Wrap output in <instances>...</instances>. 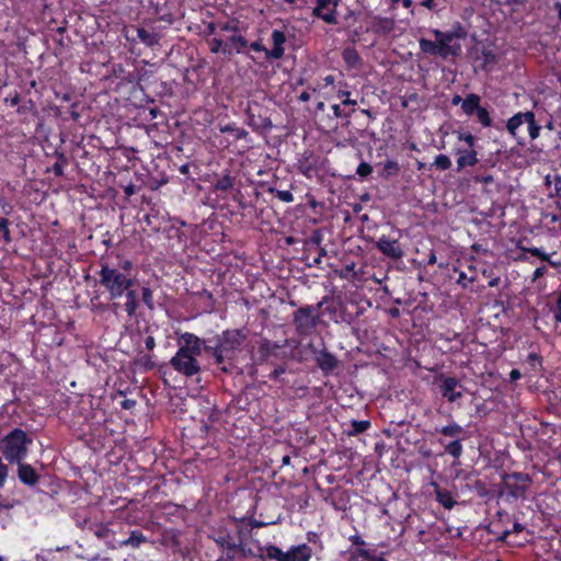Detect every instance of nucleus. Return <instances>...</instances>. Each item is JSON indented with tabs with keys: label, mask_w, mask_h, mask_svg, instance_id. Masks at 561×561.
<instances>
[{
	"label": "nucleus",
	"mask_w": 561,
	"mask_h": 561,
	"mask_svg": "<svg viewBox=\"0 0 561 561\" xmlns=\"http://www.w3.org/2000/svg\"><path fill=\"white\" fill-rule=\"evenodd\" d=\"M96 274L99 285L108 294L110 301H113L114 312L123 309L128 317H134L140 305L138 291L135 289L134 262L117 255L116 262L101 261Z\"/></svg>",
	"instance_id": "f257e3e1"
},
{
	"label": "nucleus",
	"mask_w": 561,
	"mask_h": 561,
	"mask_svg": "<svg viewBox=\"0 0 561 561\" xmlns=\"http://www.w3.org/2000/svg\"><path fill=\"white\" fill-rule=\"evenodd\" d=\"M245 339L243 330L227 329L217 335L215 345H210L204 340V352L214 358L220 373L232 375L238 369V355L242 351Z\"/></svg>",
	"instance_id": "f03ea898"
},
{
	"label": "nucleus",
	"mask_w": 561,
	"mask_h": 561,
	"mask_svg": "<svg viewBox=\"0 0 561 561\" xmlns=\"http://www.w3.org/2000/svg\"><path fill=\"white\" fill-rule=\"evenodd\" d=\"M179 348L171 357L170 366L185 378H192L202 371L198 357L204 352V340L191 332L180 335Z\"/></svg>",
	"instance_id": "7ed1b4c3"
},
{
	"label": "nucleus",
	"mask_w": 561,
	"mask_h": 561,
	"mask_svg": "<svg viewBox=\"0 0 561 561\" xmlns=\"http://www.w3.org/2000/svg\"><path fill=\"white\" fill-rule=\"evenodd\" d=\"M435 41L420 38V49L425 55L439 56L443 59L456 57L461 51L460 44L454 42L457 38H465L467 33L462 25L457 22L450 31L443 32L438 28L432 30Z\"/></svg>",
	"instance_id": "20e7f679"
},
{
	"label": "nucleus",
	"mask_w": 561,
	"mask_h": 561,
	"mask_svg": "<svg viewBox=\"0 0 561 561\" xmlns=\"http://www.w3.org/2000/svg\"><path fill=\"white\" fill-rule=\"evenodd\" d=\"M33 438L22 428L15 427L0 439V451L9 463H20L28 455Z\"/></svg>",
	"instance_id": "39448f33"
},
{
	"label": "nucleus",
	"mask_w": 561,
	"mask_h": 561,
	"mask_svg": "<svg viewBox=\"0 0 561 561\" xmlns=\"http://www.w3.org/2000/svg\"><path fill=\"white\" fill-rule=\"evenodd\" d=\"M533 484V478L525 472H504L501 476L499 495L506 502L513 503L525 500Z\"/></svg>",
	"instance_id": "423d86ee"
},
{
	"label": "nucleus",
	"mask_w": 561,
	"mask_h": 561,
	"mask_svg": "<svg viewBox=\"0 0 561 561\" xmlns=\"http://www.w3.org/2000/svg\"><path fill=\"white\" fill-rule=\"evenodd\" d=\"M436 433L444 437L451 438L448 443L439 438L438 443L444 446L445 454L451 456L454 459H459L463 453L462 442L466 439L465 428L457 422H451L439 428L437 427Z\"/></svg>",
	"instance_id": "0eeeda50"
},
{
	"label": "nucleus",
	"mask_w": 561,
	"mask_h": 561,
	"mask_svg": "<svg viewBox=\"0 0 561 561\" xmlns=\"http://www.w3.org/2000/svg\"><path fill=\"white\" fill-rule=\"evenodd\" d=\"M323 302L317 306L307 305L298 308L293 313V324L299 336H309L312 334L319 322V316L316 314Z\"/></svg>",
	"instance_id": "6e6552de"
},
{
	"label": "nucleus",
	"mask_w": 561,
	"mask_h": 561,
	"mask_svg": "<svg viewBox=\"0 0 561 561\" xmlns=\"http://www.w3.org/2000/svg\"><path fill=\"white\" fill-rule=\"evenodd\" d=\"M439 392L447 402L454 403L463 397L465 387L455 376L439 375L436 377Z\"/></svg>",
	"instance_id": "1a4fd4ad"
},
{
	"label": "nucleus",
	"mask_w": 561,
	"mask_h": 561,
	"mask_svg": "<svg viewBox=\"0 0 561 561\" xmlns=\"http://www.w3.org/2000/svg\"><path fill=\"white\" fill-rule=\"evenodd\" d=\"M273 48L267 49L261 41L252 42L248 45L253 51L264 53L266 59H280L284 56L285 49L284 44L286 42V35L279 30L272 32Z\"/></svg>",
	"instance_id": "9d476101"
},
{
	"label": "nucleus",
	"mask_w": 561,
	"mask_h": 561,
	"mask_svg": "<svg viewBox=\"0 0 561 561\" xmlns=\"http://www.w3.org/2000/svg\"><path fill=\"white\" fill-rule=\"evenodd\" d=\"M341 0H316L312 16L322 20L327 24H339L337 7Z\"/></svg>",
	"instance_id": "9b49d317"
},
{
	"label": "nucleus",
	"mask_w": 561,
	"mask_h": 561,
	"mask_svg": "<svg viewBox=\"0 0 561 561\" xmlns=\"http://www.w3.org/2000/svg\"><path fill=\"white\" fill-rule=\"evenodd\" d=\"M376 249L386 257L398 261L404 256L399 239L382 234L376 242Z\"/></svg>",
	"instance_id": "f8f14e48"
},
{
	"label": "nucleus",
	"mask_w": 561,
	"mask_h": 561,
	"mask_svg": "<svg viewBox=\"0 0 561 561\" xmlns=\"http://www.w3.org/2000/svg\"><path fill=\"white\" fill-rule=\"evenodd\" d=\"M247 124L254 131H267L272 129L273 124L270 117H266L261 113V107L257 103L254 106L249 105L247 111Z\"/></svg>",
	"instance_id": "ddd939ff"
},
{
	"label": "nucleus",
	"mask_w": 561,
	"mask_h": 561,
	"mask_svg": "<svg viewBox=\"0 0 561 561\" xmlns=\"http://www.w3.org/2000/svg\"><path fill=\"white\" fill-rule=\"evenodd\" d=\"M313 354L317 366L325 376L332 374L340 365L337 357L325 347L319 351L314 350Z\"/></svg>",
	"instance_id": "4468645a"
},
{
	"label": "nucleus",
	"mask_w": 561,
	"mask_h": 561,
	"mask_svg": "<svg viewBox=\"0 0 561 561\" xmlns=\"http://www.w3.org/2000/svg\"><path fill=\"white\" fill-rule=\"evenodd\" d=\"M126 38L128 41L138 39L140 43L145 44L148 47H153L158 45L160 42V35L158 33L138 26H131L127 31Z\"/></svg>",
	"instance_id": "2eb2a0df"
},
{
	"label": "nucleus",
	"mask_w": 561,
	"mask_h": 561,
	"mask_svg": "<svg viewBox=\"0 0 561 561\" xmlns=\"http://www.w3.org/2000/svg\"><path fill=\"white\" fill-rule=\"evenodd\" d=\"M297 170L306 179L312 180L318 173V157L305 151L297 161Z\"/></svg>",
	"instance_id": "dca6fc26"
},
{
	"label": "nucleus",
	"mask_w": 561,
	"mask_h": 561,
	"mask_svg": "<svg viewBox=\"0 0 561 561\" xmlns=\"http://www.w3.org/2000/svg\"><path fill=\"white\" fill-rule=\"evenodd\" d=\"M456 154L458 172L476 167L481 160L478 158V151L474 148H457Z\"/></svg>",
	"instance_id": "f3484780"
},
{
	"label": "nucleus",
	"mask_w": 561,
	"mask_h": 561,
	"mask_svg": "<svg viewBox=\"0 0 561 561\" xmlns=\"http://www.w3.org/2000/svg\"><path fill=\"white\" fill-rule=\"evenodd\" d=\"M278 348H280V345L277 343L271 342L267 339H262L259 342L256 355H252L251 359L253 364L261 365L265 363L272 355H274Z\"/></svg>",
	"instance_id": "a211bd4d"
},
{
	"label": "nucleus",
	"mask_w": 561,
	"mask_h": 561,
	"mask_svg": "<svg viewBox=\"0 0 561 561\" xmlns=\"http://www.w3.org/2000/svg\"><path fill=\"white\" fill-rule=\"evenodd\" d=\"M215 541L221 549L226 550V557L222 561H234L237 550H243V545L241 542L237 543L228 534L220 535Z\"/></svg>",
	"instance_id": "6ab92c4d"
},
{
	"label": "nucleus",
	"mask_w": 561,
	"mask_h": 561,
	"mask_svg": "<svg viewBox=\"0 0 561 561\" xmlns=\"http://www.w3.org/2000/svg\"><path fill=\"white\" fill-rule=\"evenodd\" d=\"M394 26L393 19L377 15L373 19L371 25L367 28V32H373L379 36H388L393 32Z\"/></svg>",
	"instance_id": "aec40b11"
},
{
	"label": "nucleus",
	"mask_w": 561,
	"mask_h": 561,
	"mask_svg": "<svg viewBox=\"0 0 561 561\" xmlns=\"http://www.w3.org/2000/svg\"><path fill=\"white\" fill-rule=\"evenodd\" d=\"M472 59L482 70H488L490 66L495 65L497 61L495 53L485 46H482L480 50L477 49L474 55H472Z\"/></svg>",
	"instance_id": "412c9836"
},
{
	"label": "nucleus",
	"mask_w": 561,
	"mask_h": 561,
	"mask_svg": "<svg viewBox=\"0 0 561 561\" xmlns=\"http://www.w3.org/2000/svg\"><path fill=\"white\" fill-rule=\"evenodd\" d=\"M18 477L19 480L28 486L35 485L39 480V474L36 470L30 465L21 461L18 463Z\"/></svg>",
	"instance_id": "4be33fe9"
},
{
	"label": "nucleus",
	"mask_w": 561,
	"mask_h": 561,
	"mask_svg": "<svg viewBox=\"0 0 561 561\" xmlns=\"http://www.w3.org/2000/svg\"><path fill=\"white\" fill-rule=\"evenodd\" d=\"M312 556V549L307 543L293 546L286 552V561H309Z\"/></svg>",
	"instance_id": "5701e85b"
},
{
	"label": "nucleus",
	"mask_w": 561,
	"mask_h": 561,
	"mask_svg": "<svg viewBox=\"0 0 561 561\" xmlns=\"http://www.w3.org/2000/svg\"><path fill=\"white\" fill-rule=\"evenodd\" d=\"M434 493L436 501L446 510H451L456 505V501L450 491L434 484Z\"/></svg>",
	"instance_id": "b1692460"
},
{
	"label": "nucleus",
	"mask_w": 561,
	"mask_h": 561,
	"mask_svg": "<svg viewBox=\"0 0 561 561\" xmlns=\"http://www.w3.org/2000/svg\"><path fill=\"white\" fill-rule=\"evenodd\" d=\"M342 59L347 69H358L362 66V58L354 47H346L342 51Z\"/></svg>",
	"instance_id": "393cba45"
},
{
	"label": "nucleus",
	"mask_w": 561,
	"mask_h": 561,
	"mask_svg": "<svg viewBox=\"0 0 561 561\" xmlns=\"http://www.w3.org/2000/svg\"><path fill=\"white\" fill-rule=\"evenodd\" d=\"M481 98L476 93H469L462 101L461 108L468 116L473 115L480 105Z\"/></svg>",
	"instance_id": "a878e982"
},
{
	"label": "nucleus",
	"mask_w": 561,
	"mask_h": 561,
	"mask_svg": "<svg viewBox=\"0 0 561 561\" xmlns=\"http://www.w3.org/2000/svg\"><path fill=\"white\" fill-rule=\"evenodd\" d=\"M149 542V539L138 529L130 531L129 537L119 542V547L138 548L141 543Z\"/></svg>",
	"instance_id": "bb28decb"
},
{
	"label": "nucleus",
	"mask_w": 561,
	"mask_h": 561,
	"mask_svg": "<svg viewBox=\"0 0 561 561\" xmlns=\"http://www.w3.org/2000/svg\"><path fill=\"white\" fill-rule=\"evenodd\" d=\"M529 112L530 111H527V112H519L515 115H513L508 121H507V124H506V128L508 130V133L512 135V136H516L517 135V130L518 128L526 124V121H527V116L529 115Z\"/></svg>",
	"instance_id": "cd10ccee"
},
{
	"label": "nucleus",
	"mask_w": 561,
	"mask_h": 561,
	"mask_svg": "<svg viewBox=\"0 0 561 561\" xmlns=\"http://www.w3.org/2000/svg\"><path fill=\"white\" fill-rule=\"evenodd\" d=\"M207 43L211 54L232 55L233 50L230 45L219 37L207 39Z\"/></svg>",
	"instance_id": "c85d7f7f"
},
{
	"label": "nucleus",
	"mask_w": 561,
	"mask_h": 561,
	"mask_svg": "<svg viewBox=\"0 0 561 561\" xmlns=\"http://www.w3.org/2000/svg\"><path fill=\"white\" fill-rule=\"evenodd\" d=\"M370 426H371V423L368 420H360V421L352 420L350 422V428H347L345 431V433L350 437L357 436V435L366 432L368 428H370Z\"/></svg>",
	"instance_id": "c756f323"
},
{
	"label": "nucleus",
	"mask_w": 561,
	"mask_h": 561,
	"mask_svg": "<svg viewBox=\"0 0 561 561\" xmlns=\"http://www.w3.org/2000/svg\"><path fill=\"white\" fill-rule=\"evenodd\" d=\"M90 309L94 313H104L107 311H114L113 308V301L110 304L101 301V298L99 295H94L90 299Z\"/></svg>",
	"instance_id": "7c9ffc66"
},
{
	"label": "nucleus",
	"mask_w": 561,
	"mask_h": 561,
	"mask_svg": "<svg viewBox=\"0 0 561 561\" xmlns=\"http://www.w3.org/2000/svg\"><path fill=\"white\" fill-rule=\"evenodd\" d=\"M234 182L236 179L229 172H227L216 181L214 187L216 191L227 193L233 187Z\"/></svg>",
	"instance_id": "2f4dec72"
},
{
	"label": "nucleus",
	"mask_w": 561,
	"mask_h": 561,
	"mask_svg": "<svg viewBox=\"0 0 561 561\" xmlns=\"http://www.w3.org/2000/svg\"><path fill=\"white\" fill-rule=\"evenodd\" d=\"M267 192L283 203L294 202V195L290 190H283L277 185L270 186Z\"/></svg>",
	"instance_id": "473e14b6"
},
{
	"label": "nucleus",
	"mask_w": 561,
	"mask_h": 561,
	"mask_svg": "<svg viewBox=\"0 0 561 561\" xmlns=\"http://www.w3.org/2000/svg\"><path fill=\"white\" fill-rule=\"evenodd\" d=\"M226 43H228L231 48L232 46H234L237 54L243 53V49L247 48L249 45L248 39L240 33L231 34Z\"/></svg>",
	"instance_id": "72a5a7b5"
},
{
	"label": "nucleus",
	"mask_w": 561,
	"mask_h": 561,
	"mask_svg": "<svg viewBox=\"0 0 561 561\" xmlns=\"http://www.w3.org/2000/svg\"><path fill=\"white\" fill-rule=\"evenodd\" d=\"M260 550H264L265 557L271 560L286 561V552L275 545H267L264 548H260Z\"/></svg>",
	"instance_id": "f704fd0d"
},
{
	"label": "nucleus",
	"mask_w": 561,
	"mask_h": 561,
	"mask_svg": "<svg viewBox=\"0 0 561 561\" xmlns=\"http://www.w3.org/2000/svg\"><path fill=\"white\" fill-rule=\"evenodd\" d=\"M525 363L528 365L529 370L537 374L542 370V357L540 354L531 352L527 355Z\"/></svg>",
	"instance_id": "c9c22d12"
},
{
	"label": "nucleus",
	"mask_w": 561,
	"mask_h": 561,
	"mask_svg": "<svg viewBox=\"0 0 561 561\" xmlns=\"http://www.w3.org/2000/svg\"><path fill=\"white\" fill-rule=\"evenodd\" d=\"M240 20L237 18H229L225 22L219 23V30L221 32L238 34L240 33Z\"/></svg>",
	"instance_id": "e433bc0d"
},
{
	"label": "nucleus",
	"mask_w": 561,
	"mask_h": 561,
	"mask_svg": "<svg viewBox=\"0 0 561 561\" xmlns=\"http://www.w3.org/2000/svg\"><path fill=\"white\" fill-rule=\"evenodd\" d=\"M496 165V160L493 158H488L480 160V162L473 167V171L471 174H481V173H490Z\"/></svg>",
	"instance_id": "4c0bfd02"
},
{
	"label": "nucleus",
	"mask_w": 561,
	"mask_h": 561,
	"mask_svg": "<svg viewBox=\"0 0 561 561\" xmlns=\"http://www.w3.org/2000/svg\"><path fill=\"white\" fill-rule=\"evenodd\" d=\"M220 133L222 134H233L236 139H244L248 136V131L243 128L237 127L234 123L220 125Z\"/></svg>",
	"instance_id": "58836bf2"
},
{
	"label": "nucleus",
	"mask_w": 561,
	"mask_h": 561,
	"mask_svg": "<svg viewBox=\"0 0 561 561\" xmlns=\"http://www.w3.org/2000/svg\"><path fill=\"white\" fill-rule=\"evenodd\" d=\"M373 557L369 550L364 548H355L348 550L347 561H369Z\"/></svg>",
	"instance_id": "ea45409f"
},
{
	"label": "nucleus",
	"mask_w": 561,
	"mask_h": 561,
	"mask_svg": "<svg viewBox=\"0 0 561 561\" xmlns=\"http://www.w3.org/2000/svg\"><path fill=\"white\" fill-rule=\"evenodd\" d=\"M527 128L530 139H536L539 137L541 126L537 124L534 112H529V115L527 116Z\"/></svg>",
	"instance_id": "a19ab883"
},
{
	"label": "nucleus",
	"mask_w": 561,
	"mask_h": 561,
	"mask_svg": "<svg viewBox=\"0 0 561 561\" xmlns=\"http://www.w3.org/2000/svg\"><path fill=\"white\" fill-rule=\"evenodd\" d=\"M478 122L485 128L492 126V118L486 107L480 106L477 112Z\"/></svg>",
	"instance_id": "79ce46f5"
},
{
	"label": "nucleus",
	"mask_w": 561,
	"mask_h": 561,
	"mask_svg": "<svg viewBox=\"0 0 561 561\" xmlns=\"http://www.w3.org/2000/svg\"><path fill=\"white\" fill-rule=\"evenodd\" d=\"M470 179L476 184L490 185V184L494 183L493 172L481 173V174H471Z\"/></svg>",
	"instance_id": "37998d69"
},
{
	"label": "nucleus",
	"mask_w": 561,
	"mask_h": 561,
	"mask_svg": "<svg viewBox=\"0 0 561 561\" xmlns=\"http://www.w3.org/2000/svg\"><path fill=\"white\" fill-rule=\"evenodd\" d=\"M360 15L359 11L347 8L346 12L342 15V21L346 27L354 25Z\"/></svg>",
	"instance_id": "c03bdc74"
},
{
	"label": "nucleus",
	"mask_w": 561,
	"mask_h": 561,
	"mask_svg": "<svg viewBox=\"0 0 561 561\" xmlns=\"http://www.w3.org/2000/svg\"><path fill=\"white\" fill-rule=\"evenodd\" d=\"M67 159L64 153L57 154V161L53 164L51 171L57 178L64 176V167L67 164Z\"/></svg>",
	"instance_id": "a18cd8bd"
},
{
	"label": "nucleus",
	"mask_w": 561,
	"mask_h": 561,
	"mask_svg": "<svg viewBox=\"0 0 561 561\" xmlns=\"http://www.w3.org/2000/svg\"><path fill=\"white\" fill-rule=\"evenodd\" d=\"M0 236L2 237L5 243H10L12 241L10 221L5 217L0 218Z\"/></svg>",
	"instance_id": "49530a36"
},
{
	"label": "nucleus",
	"mask_w": 561,
	"mask_h": 561,
	"mask_svg": "<svg viewBox=\"0 0 561 561\" xmlns=\"http://www.w3.org/2000/svg\"><path fill=\"white\" fill-rule=\"evenodd\" d=\"M400 171V165L397 161L394 160H387L385 163H383V176L385 178H390L392 175H396L398 174Z\"/></svg>",
	"instance_id": "de8ad7c7"
},
{
	"label": "nucleus",
	"mask_w": 561,
	"mask_h": 561,
	"mask_svg": "<svg viewBox=\"0 0 561 561\" xmlns=\"http://www.w3.org/2000/svg\"><path fill=\"white\" fill-rule=\"evenodd\" d=\"M141 300L144 301V304L150 309L152 310L154 308V302H153V293L152 290L150 289V287L148 286H142L141 287Z\"/></svg>",
	"instance_id": "09e8293b"
},
{
	"label": "nucleus",
	"mask_w": 561,
	"mask_h": 561,
	"mask_svg": "<svg viewBox=\"0 0 561 561\" xmlns=\"http://www.w3.org/2000/svg\"><path fill=\"white\" fill-rule=\"evenodd\" d=\"M434 165L440 171H446L451 167V160L446 154H438L435 157Z\"/></svg>",
	"instance_id": "8fccbe9b"
},
{
	"label": "nucleus",
	"mask_w": 561,
	"mask_h": 561,
	"mask_svg": "<svg viewBox=\"0 0 561 561\" xmlns=\"http://www.w3.org/2000/svg\"><path fill=\"white\" fill-rule=\"evenodd\" d=\"M457 139L466 142L468 148H474L477 144V137L469 131L458 133Z\"/></svg>",
	"instance_id": "3c124183"
},
{
	"label": "nucleus",
	"mask_w": 561,
	"mask_h": 561,
	"mask_svg": "<svg viewBox=\"0 0 561 561\" xmlns=\"http://www.w3.org/2000/svg\"><path fill=\"white\" fill-rule=\"evenodd\" d=\"M373 173V167L368 162L362 161L357 169L356 174L359 176V179H366Z\"/></svg>",
	"instance_id": "603ef678"
},
{
	"label": "nucleus",
	"mask_w": 561,
	"mask_h": 561,
	"mask_svg": "<svg viewBox=\"0 0 561 561\" xmlns=\"http://www.w3.org/2000/svg\"><path fill=\"white\" fill-rule=\"evenodd\" d=\"M524 251L529 253L533 256L540 259L541 261H545V262L549 261V256L551 255L549 253H546L542 249L536 248V247L527 248Z\"/></svg>",
	"instance_id": "864d4df0"
},
{
	"label": "nucleus",
	"mask_w": 561,
	"mask_h": 561,
	"mask_svg": "<svg viewBox=\"0 0 561 561\" xmlns=\"http://www.w3.org/2000/svg\"><path fill=\"white\" fill-rule=\"evenodd\" d=\"M138 365L145 370L149 371L156 367L154 362L152 360L150 355H144L138 359Z\"/></svg>",
	"instance_id": "5fc2aeb1"
},
{
	"label": "nucleus",
	"mask_w": 561,
	"mask_h": 561,
	"mask_svg": "<svg viewBox=\"0 0 561 561\" xmlns=\"http://www.w3.org/2000/svg\"><path fill=\"white\" fill-rule=\"evenodd\" d=\"M551 312L557 324H561V294L558 295L554 306L551 307Z\"/></svg>",
	"instance_id": "6e6d98bb"
},
{
	"label": "nucleus",
	"mask_w": 561,
	"mask_h": 561,
	"mask_svg": "<svg viewBox=\"0 0 561 561\" xmlns=\"http://www.w3.org/2000/svg\"><path fill=\"white\" fill-rule=\"evenodd\" d=\"M334 81H335L334 76L328 75L321 81H319L314 88H312V91L313 92L321 91L322 89H324L327 87L333 85Z\"/></svg>",
	"instance_id": "4d7b16f0"
},
{
	"label": "nucleus",
	"mask_w": 561,
	"mask_h": 561,
	"mask_svg": "<svg viewBox=\"0 0 561 561\" xmlns=\"http://www.w3.org/2000/svg\"><path fill=\"white\" fill-rule=\"evenodd\" d=\"M0 208L4 216H10L14 210V207L11 204V202L7 197H3V196L0 197Z\"/></svg>",
	"instance_id": "13d9d810"
},
{
	"label": "nucleus",
	"mask_w": 561,
	"mask_h": 561,
	"mask_svg": "<svg viewBox=\"0 0 561 561\" xmlns=\"http://www.w3.org/2000/svg\"><path fill=\"white\" fill-rule=\"evenodd\" d=\"M219 23H220V21H218V22H204V25H205L204 34H205V36L208 37L210 35L216 34L217 30H219Z\"/></svg>",
	"instance_id": "bf43d9fd"
},
{
	"label": "nucleus",
	"mask_w": 561,
	"mask_h": 561,
	"mask_svg": "<svg viewBox=\"0 0 561 561\" xmlns=\"http://www.w3.org/2000/svg\"><path fill=\"white\" fill-rule=\"evenodd\" d=\"M350 95H351V92H348V91L339 90V92H337V98L342 100L343 105H352V106L356 105V101L350 99Z\"/></svg>",
	"instance_id": "052dcab7"
},
{
	"label": "nucleus",
	"mask_w": 561,
	"mask_h": 561,
	"mask_svg": "<svg viewBox=\"0 0 561 561\" xmlns=\"http://www.w3.org/2000/svg\"><path fill=\"white\" fill-rule=\"evenodd\" d=\"M523 530H524V526L520 523L515 522L514 525H513V529L512 530H508V529L504 530L502 533V535L499 537V540L504 541L511 535V533H520Z\"/></svg>",
	"instance_id": "680f3d73"
},
{
	"label": "nucleus",
	"mask_w": 561,
	"mask_h": 561,
	"mask_svg": "<svg viewBox=\"0 0 561 561\" xmlns=\"http://www.w3.org/2000/svg\"><path fill=\"white\" fill-rule=\"evenodd\" d=\"M473 282V278H468L466 273L462 271L458 272V278L456 279V283L460 285L462 288H467L468 284Z\"/></svg>",
	"instance_id": "e2e57ef3"
},
{
	"label": "nucleus",
	"mask_w": 561,
	"mask_h": 561,
	"mask_svg": "<svg viewBox=\"0 0 561 561\" xmlns=\"http://www.w3.org/2000/svg\"><path fill=\"white\" fill-rule=\"evenodd\" d=\"M286 373V368L284 366H277L271 374L270 379L278 380L279 377Z\"/></svg>",
	"instance_id": "0e129e2a"
},
{
	"label": "nucleus",
	"mask_w": 561,
	"mask_h": 561,
	"mask_svg": "<svg viewBox=\"0 0 561 561\" xmlns=\"http://www.w3.org/2000/svg\"><path fill=\"white\" fill-rule=\"evenodd\" d=\"M348 539L356 548H363L366 545L365 540L359 535H353Z\"/></svg>",
	"instance_id": "69168bd1"
},
{
	"label": "nucleus",
	"mask_w": 561,
	"mask_h": 561,
	"mask_svg": "<svg viewBox=\"0 0 561 561\" xmlns=\"http://www.w3.org/2000/svg\"><path fill=\"white\" fill-rule=\"evenodd\" d=\"M113 72L115 75L116 78H119V79H127V77L124 75L125 70L123 68L122 65H114L113 66Z\"/></svg>",
	"instance_id": "338daca9"
},
{
	"label": "nucleus",
	"mask_w": 561,
	"mask_h": 561,
	"mask_svg": "<svg viewBox=\"0 0 561 561\" xmlns=\"http://www.w3.org/2000/svg\"><path fill=\"white\" fill-rule=\"evenodd\" d=\"M136 405V401L133 399H124L121 401V408L124 410H130Z\"/></svg>",
	"instance_id": "774afa93"
}]
</instances>
